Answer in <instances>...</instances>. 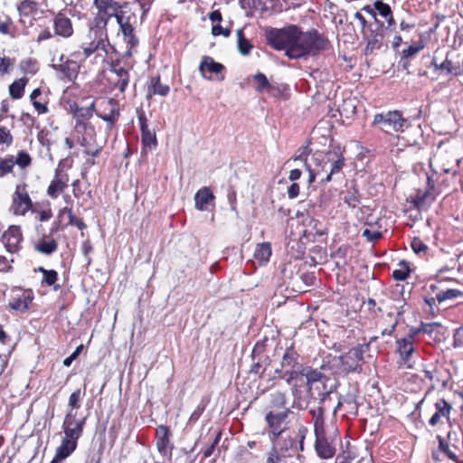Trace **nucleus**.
Listing matches in <instances>:
<instances>
[{"label":"nucleus","mask_w":463,"mask_h":463,"mask_svg":"<svg viewBox=\"0 0 463 463\" xmlns=\"http://www.w3.org/2000/svg\"><path fill=\"white\" fill-rule=\"evenodd\" d=\"M330 48V42L316 29L303 32L298 28L297 44L290 52L294 60L317 56Z\"/></svg>","instance_id":"nucleus-1"},{"label":"nucleus","mask_w":463,"mask_h":463,"mask_svg":"<svg viewBox=\"0 0 463 463\" xmlns=\"http://www.w3.org/2000/svg\"><path fill=\"white\" fill-rule=\"evenodd\" d=\"M298 26L290 24L283 28L268 27L265 30V40L269 46L276 51H284L285 55L294 60L290 52L297 44Z\"/></svg>","instance_id":"nucleus-2"},{"label":"nucleus","mask_w":463,"mask_h":463,"mask_svg":"<svg viewBox=\"0 0 463 463\" xmlns=\"http://www.w3.org/2000/svg\"><path fill=\"white\" fill-rule=\"evenodd\" d=\"M372 126L377 127L382 131L390 134L392 132H404V130L411 126V123L408 118L403 117L402 111L389 110L387 112L375 114Z\"/></svg>","instance_id":"nucleus-3"},{"label":"nucleus","mask_w":463,"mask_h":463,"mask_svg":"<svg viewBox=\"0 0 463 463\" xmlns=\"http://www.w3.org/2000/svg\"><path fill=\"white\" fill-rule=\"evenodd\" d=\"M293 414L291 409L269 411L265 414V422L269 439H279L288 430V418Z\"/></svg>","instance_id":"nucleus-4"},{"label":"nucleus","mask_w":463,"mask_h":463,"mask_svg":"<svg viewBox=\"0 0 463 463\" xmlns=\"http://www.w3.org/2000/svg\"><path fill=\"white\" fill-rule=\"evenodd\" d=\"M116 20L119 25L125 43L130 44L131 47H137L139 40L134 33L137 18L135 12L128 7V4L124 5V8L119 12V14L117 15Z\"/></svg>","instance_id":"nucleus-5"},{"label":"nucleus","mask_w":463,"mask_h":463,"mask_svg":"<svg viewBox=\"0 0 463 463\" xmlns=\"http://www.w3.org/2000/svg\"><path fill=\"white\" fill-rule=\"evenodd\" d=\"M94 6L98 12L94 17V25L92 27L106 30L108 23L111 17L117 19V15L124 8L116 0H94Z\"/></svg>","instance_id":"nucleus-6"},{"label":"nucleus","mask_w":463,"mask_h":463,"mask_svg":"<svg viewBox=\"0 0 463 463\" xmlns=\"http://www.w3.org/2000/svg\"><path fill=\"white\" fill-rule=\"evenodd\" d=\"M315 450L317 456L323 459L332 458L336 453V440L339 438L337 428L315 434Z\"/></svg>","instance_id":"nucleus-7"},{"label":"nucleus","mask_w":463,"mask_h":463,"mask_svg":"<svg viewBox=\"0 0 463 463\" xmlns=\"http://www.w3.org/2000/svg\"><path fill=\"white\" fill-rule=\"evenodd\" d=\"M303 366L304 364L300 361V355L292 344L285 349L279 366L275 368V378L283 380L288 376L291 372L295 373L302 369Z\"/></svg>","instance_id":"nucleus-8"},{"label":"nucleus","mask_w":463,"mask_h":463,"mask_svg":"<svg viewBox=\"0 0 463 463\" xmlns=\"http://www.w3.org/2000/svg\"><path fill=\"white\" fill-rule=\"evenodd\" d=\"M317 166H321V171H330L331 174H338L345 166V157L340 146H334L325 154L315 156Z\"/></svg>","instance_id":"nucleus-9"},{"label":"nucleus","mask_w":463,"mask_h":463,"mask_svg":"<svg viewBox=\"0 0 463 463\" xmlns=\"http://www.w3.org/2000/svg\"><path fill=\"white\" fill-rule=\"evenodd\" d=\"M396 354L399 356L397 364L399 367L412 369L418 357V350L414 346V343L407 339L398 338L395 342Z\"/></svg>","instance_id":"nucleus-10"},{"label":"nucleus","mask_w":463,"mask_h":463,"mask_svg":"<svg viewBox=\"0 0 463 463\" xmlns=\"http://www.w3.org/2000/svg\"><path fill=\"white\" fill-rule=\"evenodd\" d=\"M108 40L107 30L90 27L87 35V41L83 42L81 48L85 58L90 57L99 50L106 51L105 42Z\"/></svg>","instance_id":"nucleus-11"},{"label":"nucleus","mask_w":463,"mask_h":463,"mask_svg":"<svg viewBox=\"0 0 463 463\" xmlns=\"http://www.w3.org/2000/svg\"><path fill=\"white\" fill-rule=\"evenodd\" d=\"M369 350V344H359L340 356V361L347 372H362L364 354Z\"/></svg>","instance_id":"nucleus-12"},{"label":"nucleus","mask_w":463,"mask_h":463,"mask_svg":"<svg viewBox=\"0 0 463 463\" xmlns=\"http://www.w3.org/2000/svg\"><path fill=\"white\" fill-rule=\"evenodd\" d=\"M384 24L378 23L375 28H373L372 24H369L366 31L362 32L364 40L366 42L364 49V54L370 55L374 51L380 50L383 43L384 39Z\"/></svg>","instance_id":"nucleus-13"},{"label":"nucleus","mask_w":463,"mask_h":463,"mask_svg":"<svg viewBox=\"0 0 463 463\" xmlns=\"http://www.w3.org/2000/svg\"><path fill=\"white\" fill-rule=\"evenodd\" d=\"M76 416L77 413L71 411L66 413L62 423V430L64 432L63 438L74 440L78 443L79 439L83 434L87 418L83 417L78 420Z\"/></svg>","instance_id":"nucleus-14"},{"label":"nucleus","mask_w":463,"mask_h":463,"mask_svg":"<svg viewBox=\"0 0 463 463\" xmlns=\"http://www.w3.org/2000/svg\"><path fill=\"white\" fill-rule=\"evenodd\" d=\"M137 113L141 132L142 152L146 153L147 150H154L158 146L156 129L149 128L144 110L138 109Z\"/></svg>","instance_id":"nucleus-15"},{"label":"nucleus","mask_w":463,"mask_h":463,"mask_svg":"<svg viewBox=\"0 0 463 463\" xmlns=\"http://www.w3.org/2000/svg\"><path fill=\"white\" fill-rule=\"evenodd\" d=\"M23 233L19 225H11L1 236V242L5 250L12 254L22 249Z\"/></svg>","instance_id":"nucleus-16"},{"label":"nucleus","mask_w":463,"mask_h":463,"mask_svg":"<svg viewBox=\"0 0 463 463\" xmlns=\"http://www.w3.org/2000/svg\"><path fill=\"white\" fill-rule=\"evenodd\" d=\"M171 431L166 425H159L156 429L155 439L158 453L167 458H172L174 444L171 442Z\"/></svg>","instance_id":"nucleus-17"},{"label":"nucleus","mask_w":463,"mask_h":463,"mask_svg":"<svg viewBox=\"0 0 463 463\" xmlns=\"http://www.w3.org/2000/svg\"><path fill=\"white\" fill-rule=\"evenodd\" d=\"M26 184H17L13 196L12 209L15 215H24L33 206Z\"/></svg>","instance_id":"nucleus-18"},{"label":"nucleus","mask_w":463,"mask_h":463,"mask_svg":"<svg viewBox=\"0 0 463 463\" xmlns=\"http://www.w3.org/2000/svg\"><path fill=\"white\" fill-rule=\"evenodd\" d=\"M270 439L272 440V448L284 455L289 456L292 460L294 456L301 451L297 439L290 434L284 433L279 439Z\"/></svg>","instance_id":"nucleus-19"},{"label":"nucleus","mask_w":463,"mask_h":463,"mask_svg":"<svg viewBox=\"0 0 463 463\" xmlns=\"http://www.w3.org/2000/svg\"><path fill=\"white\" fill-rule=\"evenodd\" d=\"M64 161L65 160L62 159L59 162L58 166L55 169L54 177L47 189V194L53 199L57 198L68 186L69 177L62 169V164Z\"/></svg>","instance_id":"nucleus-20"},{"label":"nucleus","mask_w":463,"mask_h":463,"mask_svg":"<svg viewBox=\"0 0 463 463\" xmlns=\"http://www.w3.org/2000/svg\"><path fill=\"white\" fill-rule=\"evenodd\" d=\"M32 289L14 288L12 290V298L9 301L10 308L16 311H26L33 299Z\"/></svg>","instance_id":"nucleus-21"},{"label":"nucleus","mask_w":463,"mask_h":463,"mask_svg":"<svg viewBox=\"0 0 463 463\" xmlns=\"http://www.w3.org/2000/svg\"><path fill=\"white\" fill-rule=\"evenodd\" d=\"M435 412L429 420V424L435 427L443 423L442 419L449 421L452 405L444 398L438 399L434 403Z\"/></svg>","instance_id":"nucleus-22"},{"label":"nucleus","mask_w":463,"mask_h":463,"mask_svg":"<svg viewBox=\"0 0 463 463\" xmlns=\"http://www.w3.org/2000/svg\"><path fill=\"white\" fill-rule=\"evenodd\" d=\"M290 386L291 394L295 400H299L302 395V389L306 386V376L303 369L291 372L288 376L283 379Z\"/></svg>","instance_id":"nucleus-23"},{"label":"nucleus","mask_w":463,"mask_h":463,"mask_svg":"<svg viewBox=\"0 0 463 463\" xmlns=\"http://www.w3.org/2000/svg\"><path fill=\"white\" fill-rule=\"evenodd\" d=\"M60 61L61 63L59 64H53L52 68L62 74V79H66L68 81L74 80L79 73V63L75 61L69 59H66L64 61L63 54L60 57Z\"/></svg>","instance_id":"nucleus-24"},{"label":"nucleus","mask_w":463,"mask_h":463,"mask_svg":"<svg viewBox=\"0 0 463 463\" xmlns=\"http://www.w3.org/2000/svg\"><path fill=\"white\" fill-rule=\"evenodd\" d=\"M101 106L103 107V111L98 115L106 121L109 128H111L119 118L118 103L115 99H109L103 101Z\"/></svg>","instance_id":"nucleus-25"},{"label":"nucleus","mask_w":463,"mask_h":463,"mask_svg":"<svg viewBox=\"0 0 463 463\" xmlns=\"http://www.w3.org/2000/svg\"><path fill=\"white\" fill-rule=\"evenodd\" d=\"M54 34L62 38H69L73 34L71 20L62 13H58L53 18Z\"/></svg>","instance_id":"nucleus-26"},{"label":"nucleus","mask_w":463,"mask_h":463,"mask_svg":"<svg viewBox=\"0 0 463 463\" xmlns=\"http://www.w3.org/2000/svg\"><path fill=\"white\" fill-rule=\"evenodd\" d=\"M225 71L224 65L217 62L211 56H203L199 65V71L203 78L211 80V76L206 75V71L210 73L219 74Z\"/></svg>","instance_id":"nucleus-27"},{"label":"nucleus","mask_w":463,"mask_h":463,"mask_svg":"<svg viewBox=\"0 0 463 463\" xmlns=\"http://www.w3.org/2000/svg\"><path fill=\"white\" fill-rule=\"evenodd\" d=\"M308 412L311 415L314 434L321 433L331 430L327 429L326 426L325 409L323 408V406L318 405L317 407L310 408Z\"/></svg>","instance_id":"nucleus-28"},{"label":"nucleus","mask_w":463,"mask_h":463,"mask_svg":"<svg viewBox=\"0 0 463 463\" xmlns=\"http://www.w3.org/2000/svg\"><path fill=\"white\" fill-rule=\"evenodd\" d=\"M34 271H38L43 274V279L41 280L42 286L51 287L54 291H58L61 288V286L58 284L59 275L55 269H47L40 266L35 269Z\"/></svg>","instance_id":"nucleus-29"},{"label":"nucleus","mask_w":463,"mask_h":463,"mask_svg":"<svg viewBox=\"0 0 463 463\" xmlns=\"http://www.w3.org/2000/svg\"><path fill=\"white\" fill-rule=\"evenodd\" d=\"M214 194L209 187L199 189L194 195L195 208L199 211H206L208 204L213 203Z\"/></svg>","instance_id":"nucleus-30"},{"label":"nucleus","mask_w":463,"mask_h":463,"mask_svg":"<svg viewBox=\"0 0 463 463\" xmlns=\"http://www.w3.org/2000/svg\"><path fill=\"white\" fill-rule=\"evenodd\" d=\"M33 249L43 255L50 256L58 250V242L52 238L43 236L34 242Z\"/></svg>","instance_id":"nucleus-31"},{"label":"nucleus","mask_w":463,"mask_h":463,"mask_svg":"<svg viewBox=\"0 0 463 463\" xmlns=\"http://www.w3.org/2000/svg\"><path fill=\"white\" fill-rule=\"evenodd\" d=\"M374 9H376V15L379 14L386 21L388 24L386 29L390 28L393 30L396 26V22L391 6L384 3L383 0H376L374 2Z\"/></svg>","instance_id":"nucleus-32"},{"label":"nucleus","mask_w":463,"mask_h":463,"mask_svg":"<svg viewBox=\"0 0 463 463\" xmlns=\"http://www.w3.org/2000/svg\"><path fill=\"white\" fill-rule=\"evenodd\" d=\"M170 91V87L161 83L160 76H155L150 79V82L147 86V96L159 95L165 97Z\"/></svg>","instance_id":"nucleus-33"},{"label":"nucleus","mask_w":463,"mask_h":463,"mask_svg":"<svg viewBox=\"0 0 463 463\" xmlns=\"http://www.w3.org/2000/svg\"><path fill=\"white\" fill-rule=\"evenodd\" d=\"M303 371H305V376H306V387L307 389V392L310 395H312V388L313 385L316 383L321 382L323 379L326 378L325 374L322 373L317 369H314L310 366H307L304 364Z\"/></svg>","instance_id":"nucleus-34"},{"label":"nucleus","mask_w":463,"mask_h":463,"mask_svg":"<svg viewBox=\"0 0 463 463\" xmlns=\"http://www.w3.org/2000/svg\"><path fill=\"white\" fill-rule=\"evenodd\" d=\"M434 200L435 193L426 189L425 191L418 190L411 202L413 204L414 208L420 210L426 204L433 202Z\"/></svg>","instance_id":"nucleus-35"},{"label":"nucleus","mask_w":463,"mask_h":463,"mask_svg":"<svg viewBox=\"0 0 463 463\" xmlns=\"http://www.w3.org/2000/svg\"><path fill=\"white\" fill-rule=\"evenodd\" d=\"M74 129L78 135H81L80 145L87 147V138L85 136L91 137L95 132L94 127L87 120L77 119L75 120Z\"/></svg>","instance_id":"nucleus-36"},{"label":"nucleus","mask_w":463,"mask_h":463,"mask_svg":"<svg viewBox=\"0 0 463 463\" xmlns=\"http://www.w3.org/2000/svg\"><path fill=\"white\" fill-rule=\"evenodd\" d=\"M251 361L252 363L250 364L249 373L252 374H258L260 377L271 364V359L269 356L255 357L251 358Z\"/></svg>","instance_id":"nucleus-37"},{"label":"nucleus","mask_w":463,"mask_h":463,"mask_svg":"<svg viewBox=\"0 0 463 463\" xmlns=\"http://www.w3.org/2000/svg\"><path fill=\"white\" fill-rule=\"evenodd\" d=\"M78 443L74 440L63 438L57 447L55 455L62 459L69 458L77 449Z\"/></svg>","instance_id":"nucleus-38"},{"label":"nucleus","mask_w":463,"mask_h":463,"mask_svg":"<svg viewBox=\"0 0 463 463\" xmlns=\"http://www.w3.org/2000/svg\"><path fill=\"white\" fill-rule=\"evenodd\" d=\"M288 398L287 394L281 391H276L270 394L269 407L270 411H281L284 409H289L287 407Z\"/></svg>","instance_id":"nucleus-39"},{"label":"nucleus","mask_w":463,"mask_h":463,"mask_svg":"<svg viewBox=\"0 0 463 463\" xmlns=\"http://www.w3.org/2000/svg\"><path fill=\"white\" fill-rule=\"evenodd\" d=\"M271 253V244L269 242H261L256 246L254 258L260 265L266 264L269 260Z\"/></svg>","instance_id":"nucleus-40"},{"label":"nucleus","mask_w":463,"mask_h":463,"mask_svg":"<svg viewBox=\"0 0 463 463\" xmlns=\"http://www.w3.org/2000/svg\"><path fill=\"white\" fill-rule=\"evenodd\" d=\"M28 83V79L26 77H23L21 79H18L14 80L10 86H9V94L12 99H21L24 94V89L25 86Z\"/></svg>","instance_id":"nucleus-41"},{"label":"nucleus","mask_w":463,"mask_h":463,"mask_svg":"<svg viewBox=\"0 0 463 463\" xmlns=\"http://www.w3.org/2000/svg\"><path fill=\"white\" fill-rule=\"evenodd\" d=\"M437 439L439 441V449L445 456H447L449 459L455 461L456 463H459V459L456 455L455 450L457 447L455 445H449L448 441H446L441 436L438 435ZM463 463V462H460Z\"/></svg>","instance_id":"nucleus-42"},{"label":"nucleus","mask_w":463,"mask_h":463,"mask_svg":"<svg viewBox=\"0 0 463 463\" xmlns=\"http://www.w3.org/2000/svg\"><path fill=\"white\" fill-rule=\"evenodd\" d=\"M71 110L73 111V116L75 120H88L92 117L94 111V102L87 107H80L77 104L71 106Z\"/></svg>","instance_id":"nucleus-43"},{"label":"nucleus","mask_w":463,"mask_h":463,"mask_svg":"<svg viewBox=\"0 0 463 463\" xmlns=\"http://www.w3.org/2000/svg\"><path fill=\"white\" fill-rule=\"evenodd\" d=\"M265 463H293V460L289 456L284 455L271 447L266 454Z\"/></svg>","instance_id":"nucleus-44"},{"label":"nucleus","mask_w":463,"mask_h":463,"mask_svg":"<svg viewBox=\"0 0 463 463\" xmlns=\"http://www.w3.org/2000/svg\"><path fill=\"white\" fill-rule=\"evenodd\" d=\"M439 69L445 71L448 75L451 74L458 76L463 73V64H454L453 61L448 57H446V59L441 63H439Z\"/></svg>","instance_id":"nucleus-45"},{"label":"nucleus","mask_w":463,"mask_h":463,"mask_svg":"<svg viewBox=\"0 0 463 463\" xmlns=\"http://www.w3.org/2000/svg\"><path fill=\"white\" fill-rule=\"evenodd\" d=\"M109 81L114 90H118L121 93H124L129 83V73L111 76Z\"/></svg>","instance_id":"nucleus-46"},{"label":"nucleus","mask_w":463,"mask_h":463,"mask_svg":"<svg viewBox=\"0 0 463 463\" xmlns=\"http://www.w3.org/2000/svg\"><path fill=\"white\" fill-rule=\"evenodd\" d=\"M238 50L242 55H248L253 48L250 41L245 37L243 30L239 29L236 32Z\"/></svg>","instance_id":"nucleus-47"},{"label":"nucleus","mask_w":463,"mask_h":463,"mask_svg":"<svg viewBox=\"0 0 463 463\" xmlns=\"http://www.w3.org/2000/svg\"><path fill=\"white\" fill-rule=\"evenodd\" d=\"M461 297H463V292L455 288L445 290L440 289L437 292V301L439 304L445 302L446 300L455 299Z\"/></svg>","instance_id":"nucleus-48"},{"label":"nucleus","mask_w":463,"mask_h":463,"mask_svg":"<svg viewBox=\"0 0 463 463\" xmlns=\"http://www.w3.org/2000/svg\"><path fill=\"white\" fill-rule=\"evenodd\" d=\"M269 339L265 336L256 342L251 351V358L269 356L267 354Z\"/></svg>","instance_id":"nucleus-49"},{"label":"nucleus","mask_w":463,"mask_h":463,"mask_svg":"<svg viewBox=\"0 0 463 463\" xmlns=\"http://www.w3.org/2000/svg\"><path fill=\"white\" fill-rule=\"evenodd\" d=\"M19 67L23 72L31 75L36 74L39 70L37 61L33 58L21 61Z\"/></svg>","instance_id":"nucleus-50"},{"label":"nucleus","mask_w":463,"mask_h":463,"mask_svg":"<svg viewBox=\"0 0 463 463\" xmlns=\"http://www.w3.org/2000/svg\"><path fill=\"white\" fill-rule=\"evenodd\" d=\"M14 161L13 156L0 157V177H4L14 171Z\"/></svg>","instance_id":"nucleus-51"},{"label":"nucleus","mask_w":463,"mask_h":463,"mask_svg":"<svg viewBox=\"0 0 463 463\" xmlns=\"http://www.w3.org/2000/svg\"><path fill=\"white\" fill-rule=\"evenodd\" d=\"M61 213H67L69 218V225L76 226L79 230L83 231L87 228L86 223L81 220L75 216L72 212L71 207H64L61 211Z\"/></svg>","instance_id":"nucleus-52"},{"label":"nucleus","mask_w":463,"mask_h":463,"mask_svg":"<svg viewBox=\"0 0 463 463\" xmlns=\"http://www.w3.org/2000/svg\"><path fill=\"white\" fill-rule=\"evenodd\" d=\"M344 202L350 207L355 208L360 203V196L359 192L354 186L352 189L347 190L345 197Z\"/></svg>","instance_id":"nucleus-53"},{"label":"nucleus","mask_w":463,"mask_h":463,"mask_svg":"<svg viewBox=\"0 0 463 463\" xmlns=\"http://www.w3.org/2000/svg\"><path fill=\"white\" fill-rule=\"evenodd\" d=\"M85 395V390L81 391L80 389H77L74 391L69 398V407L70 411L73 412V410H77L80 407L81 401Z\"/></svg>","instance_id":"nucleus-54"},{"label":"nucleus","mask_w":463,"mask_h":463,"mask_svg":"<svg viewBox=\"0 0 463 463\" xmlns=\"http://www.w3.org/2000/svg\"><path fill=\"white\" fill-rule=\"evenodd\" d=\"M14 165H17L20 168L24 169L31 165L32 157L24 150H21L17 153L16 157H14Z\"/></svg>","instance_id":"nucleus-55"},{"label":"nucleus","mask_w":463,"mask_h":463,"mask_svg":"<svg viewBox=\"0 0 463 463\" xmlns=\"http://www.w3.org/2000/svg\"><path fill=\"white\" fill-rule=\"evenodd\" d=\"M401 269L392 271V278L397 281H403L409 277L410 269L404 260L399 262Z\"/></svg>","instance_id":"nucleus-56"},{"label":"nucleus","mask_w":463,"mask_h":463,"mask_svg":"<svg viewBox=\"0 0 463 463\" xmlns=\"http://www.w3.org/2000/svg\"><path fill=\"white\" fill-rule=\"evenodd\" d=\"M253 80L258 83L256 90L259 92H262L264 90H269L271 89L267 77L262 72L255 74L253 76Z\"/></svg>","instance_id":"nucleus-57"},{"label":"nucleus","mask_w":463,"mask_h":463,"mask_svg":"<svg viewBox=\"0 0 463 463\" xmlns=\"http://www.w3.org/2000/svg\"><path fill=\"white\" fill-rule=\"evenodd\" d=\"M424 48V44L422 42L415 43L411 45H410L408 48L404 49L402 53V59H409L414 55H416L418 52H420Z\"/></svg>","instance_id":"nucleus-58"},{"label":"nucleus","mask_w":463,"mask_h":463,"mask_svg":"<svg viewBox=\"0 0 463 463\" xmlns=\"http://www.w3.org/2000/svg\"><path fill=\"white\" fill-rule=\"evenodd\" d=\"M14 24L10 17L6 16L5 19L0 18V33L14 36V33L12 32Z\"/></svg>","instance_id":"nucleus-59"},{"label":"nucleus","mask_w":463,"mask_h":463,"mask_svg":"<svg viewBox=\"0 0 463 463\" xmlns=\"http://www.w3.org/2000/svg\"><path fill=\"white\" fill-rule=\"evenodd\" d=\"M13 141L14 137L10 130L5 126H0V145L10 146L13 144Z\"/></svg>","instance_id":"nucleus-60"},{"label":"nucleus","mask_w":463,"mask_h":463,"mask_svg":"<svg viewBox=\"0 0 463 463\" xmlns=\"http://www.w3.org/2000/svg\"><path fill=\"white\" fill-rule=\"evenodd\" d=\"M206 404L207 402L203 400L200 402V403L197 405V407L194 409V411H193L189 418L188 421L190 424L195 423L200 419V417L202 416L206 408Z\"/></svg>","instance_id":"nucleus-61"},{"label":"nucleus","mask_w":463,"mask_h":463,"mask_svg":"<svg viewBox=\"0 0 463 463\" xmlns=\"http://www.w3.org/2000/svg\"><path fill=\"white\" fill-rule=\"evenodd\" d=\"M411 247L412 250L417 254H425L428 250V246L420 238L417 237H414L411 240Z\"/></svg>","instance_id":"nucleus-62"},{"label":"nucleus","mask_w":463,"mask_h":463,"mask_svg":"<svg viewBox=\"0 0 463 463\" xmlns=\"http://www.w3.org/2000/svg\"><path fill=\"white\" fill-rule=\"evenodd\" d=\"M17 8L21 14L27 15L34 10L35 3L31 0H22Z\"/></svg>","instance_id":"nucleus-63"},{"label":"nucleus","mask_w":463,"mask_h":463,"mask_svg":"<svg viewBox=\"0 0 463 463\" xmlns=\"http://www.w3.org/2000/svg\"><path fill=\"white\" fill-rule=\"evenodd\" d=\"M310 154V149L308 146H303L299 147L296 153V155L292 157L294 161H302L306 164L308 155Z\"/></svg>","instance_id":"nucleus-64"}]
</instances>
